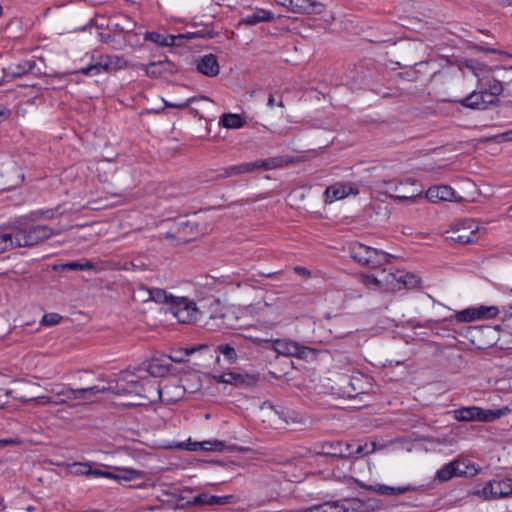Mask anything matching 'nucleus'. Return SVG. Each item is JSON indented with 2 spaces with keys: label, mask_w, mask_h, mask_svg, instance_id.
Listing matches in <instances>:
<instances>
[{
  "label": "nucleus",
  "mask_w": 512,
  "mask_h": 512,
  "mask_svg": "<svg viewBox=\"0 0 512 512\" xmlns=\"http://www.w3.org/2000/svg\"><path fill=\"white\" fill-rule=\"evenodd\" d=\"M6 234L10 235L12 248H16L37 245L49 239L55 232L48 225H33L19 222Z\"/></svg>",
  "instance_id": "f257e3e1"
},
{
  "label": "nucleus",
  "mask_w": 512,
  "mask_h": 512,
  "mask_svg": "<svg viewBox=\"0 0 512 512\" xmlns=\"http://www.w3.org/2000/svg\"><path fill=\"white\" fill-rule=\"evenodd\" d=\"M348 252L355 262L373 269L390 263L391 258H393L389 253L372 248L357 241L352 242L349 245Z\"/></svg>",
  "instance_id": "f03ea898"
},
{
  "label": "nucleus",
  "mask_w": 512,
  "mask_h": 512,
  "mask_svg": "<svg viewBox=\"0 0 512 512\" xmlns=\"http://www.w3.org/2000/svg\"><path fill=\"white\" fill-rule=\"evenodd\" d=\"M511 409L504 406L499 409H483L478 406L461 407L452 411L453 418L458 422H483L491 423L501 417L508 415Z\"/></svg>",
  "instance_id": "7ed1b4c3"
},
{
  "label": "nucleus",
  "mask_w": 512,
  "mask_h": 512,
  "mask_svg": "<svg viewBox=\"0 0 512 512\" xmlns=\"http://www.w3.org/2000/svg\"><path fill=\"white\" fill-rule=\"evenodd\" d=\"M169 310L174 317H176L178 322L183 324L196 322L200 315L196 302L188 297L174 296L170 303Z\"/></svg>",
  "instance_id": "20e7f679"
},
{
  "label": "nucleus",
  "mask_w": 512,
  "mask_h": 512,
  "mask_svg": "<svg viewBox=\"0 0 512 512\" xmlns=\"http://www.w3.org/2000/svg\"><path fill=\"white\" fill-rule=\"evenodd\" d=\"M274 167L273 160H255L253 162L241 163L238 165H233L229 167L222 168V173L219 175L220 177H231L235 175H241L246 173H252L257 170H270Z\"/></svg>",
  "instance_id": "39448f33"
},
{
  "label": "nucleus",
  "mask_w": 512,
  "mask_h": 512,
  "mask_svg": "<svg viewBox=\"0 0 512 512\" xmlns=\"http://www.w3.org/2000/svg\"><path fill=\"white\" fill-rule=\"evenodd\" d=\"M478 225L471 221L465 220L457 224L450 232L448 239L458 244H470L477 241Z\"/></svg>",
  "instance_id": "423d86ee"
},
{
  "label": "nucleus",
  "mask_w": 512,
  "mask_h": 512,
  "mask_svg": "<svg viewBox=\"0 0 512 512\" xmlns=\"http://www.w3.org/2000/svg\"><path fill=\"white\" fill-rule=\"evenodd\" d=\"M474 494L482 495L485 499H497L512 496L510 478L489 481L484 485L482 490H477Z\"/></svg>",
  "instance_id": "0eeeda50"
},
{
  "label": "nucleus",
  "mask_w": 512,
  "mask_h": 512,
  "mask_svg": "<svg viewBox=\"0 0 512 512\" xmlns=\"http://www.w3.org/2000/svg\"><path fill=\"white\" fill-rule=\"evenodd\" d=\"M180 362L181 359L175 357H160L153 358L150 361L143 362L138 368L137 371H145L149 373L152 377H164L168 375L170 370L173 368L171 362Z\"/></svg>",
  "instance_id": "6e6552de"
},
{
  "label": "nucleus",
  "mask_w": 512,
  "mask_h": 512,
  "mask_svg": "<svg viewBox=\"0 0 512 512\" xmlns=\"http://www.w3.org/2000/svg\"><path fill=\"white\" fill-rule=\"evenodd\" d=\"M318 455L348 459L352 456V445L343 441H325L319 445Z\"/></svg>",
  "instance_id": "1a4fd4ad"
},
{
  "label": "nucleus",
  "mask_w": 512,
  "mask_h": 512,
  "mask_svg": "<svg viewBox=\"0 0 512 512\" xmlns=\"http://www.w3.org/2000/svg\"><path fill=\"white\" fill-rule=\"evenodd\" d=\"M279 3L293 13L321 14L325 6L315 0H279Z\"/></svg>",
  "instance_id": "9d476101"
},
{
  "label": "nucleus",
  "mask_w": 512,
  "mask_h": 512,
  "mask_svg": "<svg viewBox=\"0 0 512 512\" xmlns=\"http://www.w3.org/2000/svg\"><path fill=\"white\" fill-rule=\"evenodd\" d=\"M138 68L143 70L146 76L150 78H159L166 75H174L178 72L176 65L168 60L151 62L149 64H138Z\"/></svg>",
  "instance_id": "9b49d317"
},
{
  "label": "nucleus",
  "mask_w": 512,
  "mask_h": 512,
  "mask_svg": "<svg viewBox=\"0 0 512 512\" xmlns=\"http://www.w3.org/2000/svg\"><path fill=\"white\" fill-rule=\"evenodd\" d=\"M420 280L413 274L403 273L398 271L397 273H388L385 275V284L391 289H401V285L406 288H412L417 286Z\"/></svg>",
  "instance_id": "f8f14e48"
},
{
  "label": "nucleus",
  "mask_w": 512,
  "mask_h": 512,
  "mask_svg": "<svg viewBox=\"0 0 512 512\" xmlns=\"http://www.w3.org/2000/svg\"><path fill=\"white\" fill-rule=\"evenodd\" d=\"M357 484L360 487L365 488L368 491L374 492V493L379 494V495H388V496L401 495V494H404L406 492H410V491H415L416 490V488L411 486V485L400 486V487H392V486H388V485H385V484L367 485V484H364L362 482H357Z\"/></svg>",
  "instance_id": "ddd939ff"
},
{
  "label": "nucleus",
  "mask_w": 512,
  "mask_h": 512,
  "mask_svg": "<svg viewBox=\"0 0 512 512\" xmlns=\"http://www.w3.org/2000/svg\"><path fill=\"white\" fill-rule=\"evenodd\" d=\"M196 70L207 77L217 76L220 72L217 57L213 54L200 57L196 60Z\"/></svg>",
  "instance_id": "4468645a"
},
{
  "label": "nucleus",
  "mask_w": 512,
  "mask_h": 512,
  "mask_svg": "<svg viewBox=\"0 0 512 512\" xmlns=\"http://www.w3.org/2000/svg\"><path fill=\"white\" fill-rule=\"evenodd\" d=\"M349 512H373L382 508V501L376 498L361 500L358 498L347 499Z\"/></svg>",
  "instance_id": "2eb2a0df"
},
{
  "label": "nucleus",
  "mask_w": 512,
  "mask_h": 512,
  "mask_svg": "<svg viewBox=\"0 0 512 512\" xmlns=\"http://www.w3.org/2000/svg\"><path fill=\"white\" fill-rule=\"evenodd\" d=\"M139 293L147 294V298L144 299V302L154 301L158 304H168L174 298V295L168 293L166 290L161 288H147L143 285L139 287Z\"/></svg>",
  "instance_id": "dca6fc26"
},
{
  "label": "nucleus",
  "mask_w": 512,
  "mask_h": 512,
  "mask_svg": "<svg viewBox=\"0 0 512 512\" xmlns=\"http://www.w3.org/2000/svg\"><path fill=\"white\" fill-rule=\"evenodd\" d=\"M452 103H459L460 105L472 109V110H486V103L488 101L483 100V93L481 91H472L469 95L461 99L449 100Z\"/></svg>",
  "instance_id": "f3484780"
},
{
  "label": "nucleus",
  "mask_w": 512,
  "mask_h": 512,
  "mask_svg": "<svg viewBox=\"0 0 512 512\" xmlns=\"http://www.w3.org/2000/svg\"><path fill=\"white\" fill-rule=\"evenodd\" d=\"M302 512H349V508L347 499H341L313 505L302 510Z\"/></svg>",
  "instance_id": "a211bd4d"
},
{
  "label": "nucleus",
  "mask_w": 512,
  "mask_h": 512,
  "mask_svg": "<svg viewBox=\"0 0 512 512\" xmlns=\"http://www.w3.org/2000/svg\"><path fill=\"white\" fill-rule=\"evenodd\" d=\"M228 377L229 384L237 387H253L260 380L259 374H248L240 372H229Z\"/></svg>",
  "instance_id": "6ab92c4d"
},
{
  "label": "nucleus",
  "mask_w": 512,
  "mask_h": 512,
  "mask_svg": "<svg viewBox=\"0 0 512 512\" xmlns=\"http://www.w3.org/2000/svg\"><path fill=\"white\" fill-rule=\"evenodd\" d=\"M454 196L455 191L448 185L433 186L426 191L427 199L432 202L451 201Z\"/></svg>",
  "instance_id": "aec40b11"
},
{
  "label": "nucleus",
  "mask_w": 512,
  "mask_h": 512,
  "mask_svg": "<svg viewBox=\"0 0 512 512\" xmlns=\"http://www.w3.org/2000/svg\"><path fill=\"white\" fill-rule=\"evenodd\" d=\"M269 349H272L278 355L294 356V354L298 353V343L290 339L271 340Z\"/></svg>",
  "instance_id": "412c9836"
},
{
  "label": "nucleus",
  "mask_w": 512,
  "mask_h": 512,
  "mask_svg": "<svg viewBox=\"0 0 512 512\" xmlns=\"http://www.w3.org/2000/svg\"><path fill=\"white\" fill-rule=\"evenodd\" d=\"M56 397L62 396V401H66L69 407H75L83 403L82 397L78 389L63 386L61 389H52Z\"/></svg>",
  "instance_id": "4be33fe9"
},
{
  "label": "nucleus",
  "mask_w": 512,
  "mask_h": 512,
  "mask_svg": "<svg viewBox=\"0 0 512 512\" xmlns=\"http://www.w3.org/2000/svg\"><path fill=\"white\" fill-rule=\"evenodd\" d=\"M178 38L179 37L174 36V35H170V34L164 35V34H161L159 32H155V31H152V32L148 31L144 34L145 41L155 43L156 45H158L160 47H172L175 45V41Z\"/></svg>",
  "instance_id": "5701e85b"
},
{
  "label": "nucleus",
  "mask_w": 512,
  "mask_h": 512,
  "mask_svg": "<svg viewBox=\"0 0 512 512\" xmlns=\"http://www.w3.org/2000/svg\"><path fill=\"white\" fill-rule=\"evenodd\" d=\"M457 466L458 463L453 461L443 465L440 469L437 470L434 479L441 483L451 480L452 478L456 477L455 475H457V471L459 472Z\"/></svg>",
  "instance_id": "b1692460"
},
{
  "label": "nucleus",
  "mask_w": 512,
  "mask_h": 512,
  "mask_svg": "<svg viewBox=\"0 0 512 512\" xmlns=\"http://www.w3.org/2000/svg\"><path fill=\"white\" fill-rule=\"evenodd\" d=\"M274 19V15L267 10L264 9H258L255 12H253L251 15L246 16L243 18L240 23L245 25H256L260 22L264 21H270Z\"/></svg>",
  "instance_id": "393cba45"
},
{
  "label": "nucleus",
  "mask_w": 512,
  "mask_h": 512,
  "mask_svg": "<svg viewBox=\"0 0 512 512\" xmlns=\"http://www.w3.org/2000/svg\"><path fill=\"white\" fill-rule=\"evenodd\" d=\"M453 462L458 463L457 467L459 472L457 471L456 477H473L479 472V468L476 464L469 460L457 458L453 460Z\"/></svg>",
  "instance_id": "a878e982"
},
{
  "label": "nucleus",
  "mask_w": 512,
  "mask_h": 512,
  "mask_svg": "<svg viewBox=\"0 0 512 512\" xmlns=\"http://www.w3.org/2000/svg\"><path fill=\"white\" fill-rule=\"evenodd\" d=\"M245 119L239 114L224 113L220 117V124L228 129H239L245 125Z\"/></svg>",
  "instance_id": "bb28decb"
},
{
  "label": "nucleus",
  "mask_w": 512,
  "mask_h": 512,
  "mask_svg": "<svg viewBox=\"0 0 512 512\" xmlns=\"http://www.w3.org/2000/svg\"><path fill=\"white\" fill-rule=\"evenodd\" d=\"M325 202L332 203L335 200L347 197L345 184H336L327 187L324 191Z\"/></svg>",
  "instance_id": "cd10ccee"
},
{
  "label": "nucleus",
  "mask_w": 512,
  "mask_h": 512,
  "mask_svg": "<svg viewBox=\"0 0 512 512\" xmlns=\"http://www.w3.org/2000/svg\"><path fill=\"white\" fill-rule=\"evenodd\" d=\"M204 506H224L235 502L234 495L217 496L204 492Z\"/></svg>",
  "instance_id": "c85d7f7f"
},
{
  "label": "nucleus",
  "mask_w": 512,
  "mask_h": 512,
  "mask_svg": "<svg viewBox=\"0 0 512 512\" xmlns=\"http://www.w3.org/2000/svg\"><path fill=\"white\" fill-rule=\"evenodd\" d=\"M454 320H456L459 323L472 322L477 320L476 307H468L464 310L456 312L454 315H451L450 317L443 319L442 322H452Z\"/></svg>",
  "instance_id": "c756f323"
},
{
  "label": "nucleus",
  "mask_w": 512,
  "mask_h": 512,
  "mask_svg": "<svg viewBox=\"0 0 512 512\" xmlns=\"http://www.w3.org/2000/svg\"><path fill=\"white\" fill-rule=\"evenodd\" d=\"M401 185H402V183L397 184L392 181L387 183V192L390 194V197L395 198L400 201H407V200L414 201L418 196H420V194L407 195V194L401 193V190H399Z\"/></svg>",
  "instance_id": "7c9ffc66"
},
{
  "label": "nucleus",
  "mask_w": 512,
  "mask_h": 512,
  "mask_svg": "<svg viewBox=\"0 0 512 512\" xmlns=\"http://www.w3.org/2000/svg\"><path fill=\"white\" fill-rule=\"evenodd\" d=\"M458 66L460 70H462L463 67L468 68L476 77H479L483 72L489 70V67L486 64H483L476 59H466L461 61Z\"/></svg>",
  "instance_id": "2f4dec72"
},
{
  "label": "nucleus",
  "mask_w": 512,
  "mask_h": 512,
  "mask_svg": "<svg viewBox=\"0 0 512 512\" xmlns=\"http://www.w3.org/2000/svg\"><path fill=\"white\" fill-rule=\"evenodd\" d=\"M143 476V472L131 468H121L117 469V473H113V477L111 479L117 480V481H131L135 479H139Z\"/></svg>",
  "instance_id": "473e14b6"
},
{
  "label": "nucleus",
  "mask_w": 512,
  "mask_h": 512,
  "mask_svg": "<svg viewBox=\"0 0 512 512\" xmlns=\"http://www.w3.org/2000/svg\"><path fill=\"white\" fill-rule=\"evenodd\" d=\"M59 268H61L62 270L83 271L92 270L95 268V266L91 261L84 259L83 261H71L61 264L59 266H54V270H58Z\"/></svg>",
  "instance_id": "72a5a7b5"
},
{
  "label": "nucleus",
  "mask_w": 512,
  "mask_h": 512,
  "mask_svg": "<svg viewBox=\"0 0 512 512\" xmlns=\"http://www.w3.org/2000/svg\"><path fill=\"white\" fill-rule=\"evenodd\" d=\"M499 312L500 310L497 306L481 305L479 307H476V318L477 320L494 319L499 314Z\"/></svg>",
  "instance_id": "f704fd0d"
},
{
  "label": "nucleus",
  "mask_w": 512,
  "mask_h": 512,
  "mask_svg": "<svg viewBox=\"0 0 512 512\" xmlns=\"http://www.w3.org/2000/svg\"><path fill=\"white\" fill-rule=\"evenodd\" d=\"M203 451H218L224 450L234 451L237 447L235 445H227L224 441L219 440H208L203 441Z\"/></svg>",
  "instance_id": "c9c22d12"
},
{
  "label": "nucleus",
  "mask_w": 512,
  "mask_h": 512,
  "mask_svg": "<svg viewBox=\"0 0 512 512\" xmlns=\"http://www.w3.org/2000/svg\"><path fill=\"white\" fill-rule=\"evenodd\" d=\"M216 352L221 353L229 363H235L238 358L235 348L228 343L219 344Z\"/></svg>",
  "instance_id": "e433bc0d"
},
{
  "label": "nucleus",
  "mask_w": 512,
  "mask_h": 512,
  "mask_svg": "<svg viewBox=\"0 0 512 512\" xmlns=\"http://www.w3.org/2000/svg\"><path fill=\"white\" fill-rule=\"evenodd\" d=\"M78 390L79 394L82 397L83 403H86L90 400L91 396L96 395L98 393H104L107 391V388L95 385L87 388H78Z\"/></svg>",
  "instance_id": "4c0bfd02"
},
{
  "label": "nucleus",
  "mask_w": 512,
  "mask_h": 512,
  "mask_svg": "<svg viewBox=\"0 0 512 512\" xmlns=\"http://www.w3.org/2000/svg\"><path fill=\"white\" fill-rule=\"evenodd\" d=\"M117 61L118 57L116 56L101 55L97 63L102 71L109 72L116 67Z\"/></svg>",
  "instance_id": "58836bf2"
},
{
  "label": "nucleus",
  "mask_w": 512,
  "mask_h": 512,
  "mask_svg": "<svg viewBox=\"0 0 512 512\" xmlns=\"http://www.w3.org/2000/svg\"><path fill=\"white\" fill-rule=\"evenodd\" d=\"M35 62L31 60L23 61L15 66V68L12 71V75L14 77H22L25 74L32 71L35 67Z\"/></svg>",
  "instance_id": "ea45409f"
},
{
  "label": "nucleus",
  "mask_w": 512,
  "mask_h": 512,
  "mask_svg": "<svg viewBox=\"0 0 512 512\" xmlns=\"http://www.w3.org/2000/svg\"><path fill=\"white\" fill-rule=\"evenodd\" d=\"M375 449H376L375 443L359 444L355 450L352 449L351 458H358V457H362V456L371 454L375 451Z\"/></svg>",
  "instance_id": "a19ab883"
},
{
  "label": "nucleus",
  "mask_w": 512,
  "mask_h": 512,
  "mask_svg": "<svg viewBox=\"0 0 512 512\" xmlns=\"http://www.w3.org/2000/svg\"><path fill=\"white\" fill-rule=\"evenodd\" d=\"M383 281L384 280L378 279L373 274H363L362 275V282L368 288L381 289L383 287Z\"/></svg>",
  "instance_id": "79ce46f5"
},
{
  "label": "nucleus",
  "mask_w": 512,
  "mask_h": 512,
  "mask_svg": "<svg viewBox=\"0 0 512 512\" xmlns=\"http://www.w3.org/2000/svg\"><path fill=\"white\" fill-rule=\"evenodd\" d=\"M129 386H130V390H127V389H124V388H118V393L119 394H125L127 392H134L136 393L137 395H140V396H144L146 398H150L148 395H144L142 392H144V387H143V384L139 381H129L128 382Z\"/></svg>",
  "instance_id": "37998d69"
},
{
  "label": "nucleus",
  "mask_w": 512,
  "mask_h": 512,
  "mask_svg": "<svg viewBox=\"0 0 512 512\" xmlns=\"http://www.w3.org/2000/svg\"><path fill=\"white\" fill-rule=\"evenodd\" d=\"M485 90L498 98L503 92V85L499 80L493 78L488 80Z\"/></svg>",
  "instance_id": "c03bdc74"
},
{
  "label": "nucleus",
  "mask_w": 512,
  "mask_h": 512,
  "mask_svg": "<svg viewBox=\"0 0 512 512\" xmlns=\"http://www.w3.org/2000/svg\"><path fill=\"white\" fill-rule=\"evenodd\" d=\"M177 37L186 38V39H191V38H209L210 39V38L214 37V33L212 30L203 29V30H200V31H197L194 33L180 34V35H177Z\"/></svg>",
  "instance_id": "a18cd8bd"
},
{
  "label": "nucleus",
  "mask_w": 512,
  "mask_h": 512,
  "mask_svg": "<svg viewBox=\"0 0 512 512\" xmlns=\"http://www.w3.org/2000/svg\"><path fill=\"white\" fill-rule=\"evenodd\" d=\"M62 319V316L58 313H46L41 320L43 326H54L58 324Z\"/></svg>",
  "instance_id": "49530a36"
},
{
  "label": "nucleus",
  "mask_w": 512,
  "mask_h": 512,
  "mask_svg": "<svg viewBox=\"0 0 512 512\" xmlns=\"http://www.w3.org/2000/svg\"><path fill=\"white\" fill-rule=\"evenodd\" d=\"M102 72L101 68L99 67L98 63H93L88 65L87 67H83L76 71L75 73H81L86 76H95Z\"/></svg>",
  "instance_id": "de8ad7c7"
},
{
  "label": "nucleus",
  "mask_w": 512,
  "mask_h": 512,
  "mask_svg": "<svg viewBox=\"0 0 512 512\" xmlns=\"http://www.w3.org/2000/svg\"><path fill=\"white\" fill-rule=\"evenodd\" d=\"M87 471L88 477H104L108 479H111V477H113V472L102 470L99 468H93L91 463Z\"/></svg>",
  "instance_id": "09e8293b"
},
{
  "label": "nucleus",
  "mask_w": 512,
  "mask_h": 512,
  "mask_svg": "<svg viewBox=\"0 0 512 512\" xmlns=\"http://www.w3.org/2000/svg\"><path fill=\"white\" fill-rule=\"evenodd\" d=\"M90 463H74L71 465V472L74 475H83L88 477V471Z\"/></svg>",
  "instance_id": "8fccbe9b"
},
{
  "label": "nucleus",
  "mask_w": 512,
  "mask_h": 512,
  "mask_svg": "<svg viewBox=\"0 0 512 512\" xmlns=\"http://www.w3.org/2000/svg\"><path fill=\"white\" fill-rule=\"evenodd\" d=\"M10 249H12L10 235L0 231V254Z\"/></svg>",
  "instance_id": "3c124183"
},
{
  "label": "nucleus",
  "mask_w": 512,
  "mask_h": 512,
  "mask_svg": "<svg viewBox=\"0 0 512 512\" xmlns=\"http://www.w3.org/2000/svg\"><path fill=\"white\" fill-rule=\"evenodd\" d=\"M196 99H197L196 97H190L187 100H185L184 102H180V103L169 102L166 100H163V101H164L165 107L176 108V109H186L191 103L196 101Z\"/></svg>",
  "instance_id": "603ef678"
},
{
  "label": "nucleus",
  "mask_w": 512,
  "mask_h": 512,
  "mask_svg": "<svg viewBox=\"0 0 512 512\" xmlns=\"http://www.w3.org/2000/svg\"><path fill=\"white\" fill-rule=\"evenodd\" d=\"M472 48L479 52L493 53V54H498V55H508L506 52H504L502 50L495 49V48L489 47L484 44H474L472 46Z\"/></svg>",
  "instance_id": "864d4df0"
},
{
  "label": "nucleus",
  "mask_w": 512,
  "mask_h": 512,
  "mask_svg": "<svg viewBox=\"0 0 512 512\" xmlns=\"http://www.w3.org/2000/svg\"><path fill=\"white\" fill-rule=\"evenodd\" d=\"M246 338L251 340L258 347H262V348H265V349H269L270 348V344H271V340L270 339L254 337V336H251V335L247 336Z\"/></svg>",
  "instance_id": "5fc2aeb1"
},
{
  "label": "nucleus",
  "mask_w": 512,
  "mask_h": 512,
  "mask_svg": "<svg viewBox=\"0 0 512 512\" xmlns=\"http://www.w3.org/2000/svg\"><path fill=\"white\" fill-rule=\"evenodd\" d=\"M189 500L186 503H189V507L192 506H198L203 507L204 506V492H201L191 498H188Z\"/></svg>",
  "instance_id": "6e6d98bb"
},
{
  "label": "nucleus",
  "mask_w": 512,
  "mask_h": 512,
  "mask_svg": "<svg viewBox=\"0 0 512 512\" xmlns=\"http://www.w3.org/2000/svg\"><path fill=\"white\" fill-rule=\"evenodd\" d=\"M482 93H483V100L485 101H488L485 105H486V109L489 108L490 106H495L499 103V98L493 96V94H491L490 92H488L487 90H482Z\"/></svg>",
  "instance_id": "4d7b16f0"
},
{
  "label": "nucleus",
  "mask_w": 512,
  "mask_h": 512,
  "mask_svg": "<svg viewBox=\"0 0 512 512\" xmlns=\"http://www.w3.org/2000/svg\"><path fill=\"white\" fill-rule=\"evenodd\" d=\"M297 350H298V353L294 354V357H298L300 359H307L311 354H313L312 348L302 346L300 344H298Z\"/></svg>",
  "instance_id": "13d9d810"
},
{
  "label": "nucleus",
  "mask_w": 512,
  "mask_h": 512,
  "mask_svg": "<svg viewBox=\"0 0 512 512\" xmlns=\"http://www.w3.org/2000/svg\"><path fill=\"white\" fill-rule=\"evenodd\" d=\"M184 492L183 491L181 494L177 495L176 496V501H175V508L177 509H186V508H189V503H185L187 502L189 499L188 497H186L184 495Z\"/></svg>",
  "instance_id": "bf43d9fd"
},
{
  "label": "nucleus",
  "mask_w": 512,
  "mask_h": 512,
  "mask_svg": "<svg viewBox=\"0 0 512 512\" xmlns=\"http://www.w3.org/2000/svg\"><path fill=\"white\" fill-rule=\"evenodd\" d=\"M52 400H53L52 397L43 395V396H37V397L31 398V399H26L24 401L25 402L33 401L36 404L44 405V404H52Z\"/></svg>",
  "instance_id": "052dcab7"
},
{
  "label": "nucleus",
  "mask_w": 512,
  "mask_h": 512,
  "mask_svg": "<svg viewBox=\"0 0 512 512\" xmlns=\"http://www.w3.org/2000/svg\"><path fill=\"white\" fill-rule=\"evenodd\" d=\"M203 441L202 442H191L189 441L188 444L186 445V449L189 450V451H198V450H202L203 451Z\"/></svg>",
  "instance_id": "680f3d73"
},
{
  "label": "nucleus",
  "mask_w": 512,
  "mask_h": 512,
  "mask_svg": "<svg viewBox=\"0 0 512 512\" xmlns=\"http://www.w3.org/2000/svg\"><path fill=\"white\" fill-rule=\"evenodd\" d=\"M19 443H20V440H18L16 438H3V439H0V447L17 445Z\"/></svg>",
  "instance_id": "e2e57ef3"
},
{
  "label": "nucleus",
  "mask_w": 512,
  "mask_h": 512,
  "mask_svg": "<svg viewBox=\"0 0 512 512\" xmlns=\"http://www.w3.org/2000/svg\"><path fill=\"white\" fill-rule=\"evenodd\" d=\"M294 271H295L296 274H298L300 276H303V277H309L310 276V271L307 270L305 267H302V266L294 267Z\"/></svg>",
  "instance_id": "0e129e2a"
},
{
  "label": "nucleus",
  "mask_w": 512,
  "mask_h": 512,
  "mask_svg": "<svg viewBox=\"0 0 512 512\" xmlns=\"http://www.w3.org/2000/svg\"><path fill=\"white\" fill-rule=\"evenodd\" d=\"M345 188H346V193H347V196L353 194V195H357L359 193V190L358 188H355L353 187L352 185L350 184H345Z\"/></svg>",
  "instance_id": "69168bd1"
},
{
  "label": "nucleus",
  "mask_w": 512,
  "mask_h": 512,
  "mask_svg": "<svg viewBox=\"0 0 512 512\" xmlns=\"http://www.w3.org/2000/svg\"><path fill=\"white\" fill-rule=\"evenodd\" d=\"M510 310L511 311L509 313V316L507 318L503 319V322H502V327L504 329H508L511 326L509 322L512 321V306L510 307Z\"/></svg>",
  "instance_id": "338daca9"
},
{
  "label": "nucleus",
  "mask_w": 512,
  "mask_h": 512,
  "mask_svg": "<svg viewBox=\"0 0 512 512\" xmlns=\"http://www.w3.org/2000/svg\"><path fill=\"white\" fill-rule=\"evenodd\" d=\"M497 138H500L504 141H512V130H509L507 132H504L497 136Z\"/></svg>",
  "instance_id": "774afa93"
}]
</instances>
